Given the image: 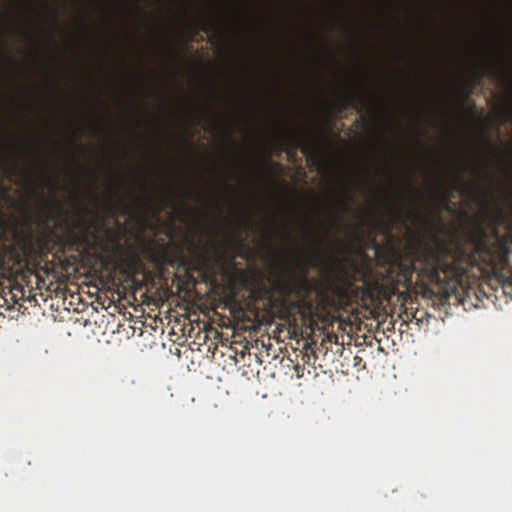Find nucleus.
I'll return each mask as SVG.
<instances>
[{
    "instance_id": "0eeeda50",
    "label": "nucleus",
    "mask_w": 512,
    "mask_h": 512,
    "mask_svg": "<svg viewBox=\"0 0 512 512\" xmlns=\"http://www.w3.org/2000/svg\"><path fill=\"white\" fill-rule=\"evenodd\" d=\"M199 29L205 33H214L216 31V25L215 23L211 21H201L198 24Z\"/></svg>"
},
{
    "instance_id": "f03ea898",
    "label": "nucleus",
    "mask_w": 512,
    "mask_h": 512,
    "mask_svg": "<svg viewBox=\"0 0 512 512\" xmlns=\"http://www.w3.org/2000/svg\"><path fill=\"white\" fill-rule=\"evenodd\" d=\"M312 258L297 260L294 267L276 265L268 277L272 291L280 297H294L299 302H305L313 292L314 283L308 277Z\"/></svg>"
},
{
    "instance_id": "4468645a",
    "label": "nucleus",
    "mask_w": 512,
    "mask_h": 512,
    "mask_svg": "<svg viewBox=\"0 0 512 512\" xmlns=\"http://www.w3.org/2000/svg\"><path fill=\"white\" fill-rule=\"evenodd\" d=\"M0 188L2 189L3 193L7 195V189L4 187L2 183H0Z\"/></svg>"
},
{
    "instance_id": "9b49d317",
    "label": "nucleus",
    "mask_w": 512,
    "mask_h": 512,
    "mask_svg": "<svg viewBox=\"0 0 512 512\" xmlns=\"http://www.w3.org/2000/svg\"><path fill=\"white\" fill-rule=\"evenodd\" d=\"M337 340H338V337L336 334L334 333H327L323 339V342L324 341H327L329 343H337Z\"/></svg>"
},
{
    "instance_id": "f8f14e48",
    "label": "nucleus",
    "mask_w": 512,
    "mask_h": 512,
    "mask_svg": "<svg viewBox=\"0 0 512 512\" xmlns=\"http://www.w3.org/2000/svg\"><path fill=\"white\" fill-rule=\"evenodd\" d=\"M222 185H223V187H224L226 190H228V191H231V190H232L231 185H230V184H228V182H227L226 180H223V181H222Z\"/></svg>"
},
{
    "instance_id": "20e7f679",
    "label": "nucleus",
    "mask_w": 512,
    "mask_h": 512,
    "mask_svg": "<svg viewBox=\"0 0 512 512\" xmlns=\"http://www.w3.org/2000/svg\"><path fill=\"white\" fill-rule=\"evenodd\" d=\"M309 136L310 131L307 130L280 131L282 145H290L295 149L299 148L309 160H312L315 165L321 167L323 164L319 159L318 143L308 140Z\"/></svg>"
},
{
    "instance_id": "2eb2a0df",
    "label": "nucleus",
    "mask_w": 512,
    "mask_h": 512,
    "mask_svg": "<svg viewBox=\"0 0 512 512\" xmlns=\"http://www.w3.org/2000/svg\"><path fill=\"white\" fill-rule=\"evenodd\" d=\"M345 196H346L347 200H351V198H352L351 195H350V192L347 191V190L345 191Z\"/></svg>"
},
{
    "instance_id": "ddd939ff",
    "label": "nucleus",
    "mask_w": 512,
    "mask_h": 512,
    "mask_svg": "<svg viewBox=\"0 0 512 512\" xmlns=\"http://www.w3.org/2000/svg\"><path fill=\"white\" fill-rule=\"evenodd\" d=\"M342 206H343L344 211H348L349 210V205L347 204V201H344L342 203Z\"/></svg>"
},
{
    "instance_id": "6e6552de",
    "label": "nucleus",
    "mask_w": 512,
    "mask_h": 512,
    "mask_svg": "<svg viewBox=\"0 0 512 512\" xmlns=\"http://www.w3.org/2000/svg\"><path fill=\"white\" fill-rule=\"evenodd\" d=\"M390 206L394 216L398 219L400 223H403V209L396 205L395 203H391Z\"/></svg>"
},
{
    "instance_id": "1a4fd4ad",
    "label": "nucleus",
    "mask_w": 512,
    "mask_h": 512,
    "mask_svg": "<svg viewBox=\"0 0 512 512\" xmlns=\"http://www.w3.org/2000/svg\"><path fill=\"white\" fill-rule=\"evenodd\" d=\"M334 221L331 227L326 228L325 233L328 236L331 231L337 226L338 222L342 220V215L333 212Z\"/></svg>"
},
{
    "instance_id": "f3484780",
    "label": "nucleus",
    "mask_w": 512,
    "mask_h": 512,
    "mask_svg": "<svg viewBox=\"0 0 512 512\" xmlns=\"http://www.w3.org/2000/svg\"><path fill=\"white\" fill-rule=\"evenodd\" d=\"M482 76H483V73H481V72H477V78H478L479 80L482 78Z\"/></svg>"
},
{
    "instance_id": "39448f33",
    "label": "nucleus",
    "mask_w": 512,
    "mask_h": 512,
    "mask_svg": "<svg viewBox=\"0 0 512 512\" xmlns=\"http://www.w3.org/2000/svg\"><path fill=\"white\" fill-rule=\"evenodd\" d=\"M14 240L18 249V261L27 260L35 250L33 233L31 231L18 232L14 235Z\"/></svg>"
},
{
    "instance_id": "a211bd4d",
    "label": "nucleus",
    "mask_w": 512,
    "mask_h": 512,
    "mask_svg": "<svg viewBox=\"0 0 512 512\" xmlns=\"http://www.w3.org/2000/svg\"><path fill=\"white\" fill-rule=\"evenodd\" d=\"M112 195H113V197H116L117 196V191L112 190Z\"/></svg>"
},
{
    "instance_id": "f257e3e1",
    "label": "nucleus",
    "mask_w": 512,
    "mask_h": 512,
    "mask_svg": "<svg viewBox=\"0 0 512 512\" xmlns=\"http://www.w3.org/2000/svg\"><path fill=\"white\" fill-rule=\"evenodd\" d=\"M483 265L485 269L503 277L506 293L512 292V233L499 234L495 230L487 234L481 230L475 240L472 253L457 249L453 254L443 245L426 246L411 252L406 260L393 259L387 269L388 278L395 285L409 288L414 274L421 281L444 287L458 282L466 274L464 264Z\"/></svg>"
},
{
    "instance_id": "dca6fc26",
    "label": "nucleus",
    "mask_w": 512,
    "mask_h": 512,
    "mask_svg": "<svg viewBox=\"0 0 512 512\" xmlns=\"http://www.w3.org/2000/svg\"><path fill=\"white\" fill-rule=\"evenodd\" d=\"M406 198H407L410 202L414 203V200L412 199V197H411V195H410V194H406Z\"/></svg>"
},
{
    "instance_id": "7ed1b4c3",
    "label": "nucleus",
    "mask_w": 512,
    "mask_h": 512,
    "mask_svg": "<svg viewBox=\"0 0 512 512\" xmlns=\"http://www.w3.org/2000/svg\"><path fill=\"white\" fill-rule=\"evenodd\" d=\"M100 225L97 221L87 219L78 215L67 228V233L74 244L83 249H96L102 252L118 250L120 243L115 231L109 227L105 228L106 240L99 238Z\"/></svg>"
},
{
    "instance_id": "9d476101",
    "label": "nucleus",
    "mask_w": 512,
    "mask_h": 512,
    "mask_svg": "<svg viewBox=\"0 0 512 512\" xmlns=\"http://www.w3.org/2000/svg\"><path fill=\"white\" fill-rule=\"evenodd\" d=\"M510 115H511V108L510 107H506L501 113H500V117H501V123H504L506 121L509 120L510 118Z\"/></svg>"
},
{
    "instance_id": "423d86ee",
    "label": "nucleus",
    "mask_w": 512,
    "mask_h": 512,
    "mask_svg": "<svg viewBox=\"0 0 512 512\" xmlns=\"http://www.w3.org/2000/svg\"><path fill=\"white\" fill-rule=\"evenodd\" d=\"M358 104L365 107L367 110L372 109V106L365 100L359 89L353 90L345 97L339 99L336 103L339 113H342L347 107H356Z\"/></svg>"
},
{
    "instance_id": "6ab92c4d",
    "label": "nucleus",
    "mask_w": 512,
    "mask_h": 512,
    "mask_svg": "<svg viewBox=\"0 0 512 512\" xmlns=\"http://www.w3.org/2000/svg\"><path fill=\"white\" fill-rule=\"evenodd\" d=\"M410 214H412V216H417V214L414 212H410Z\"/></svg>"
}]
</instances>
